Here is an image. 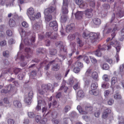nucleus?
I'll use <instances>...</instances> for the list:
<instances>
[{
  "label": "nucleus",
  "mask_w": 124,
  "mask_h": 124,
  "mask_svg": "<svg viewBox=\"0 0 124 124\" xmlns=\"http://www.w3.org/2000/svg\"><path fill=\"white\" fill-rule=\"evenodd\" d=\"M55 46L56 47L60 48L58 55L61 57L63 60H64L66 57V54L67 53L66 47L64 46L62 42L61 41L56 42Z\"/></svg>",
  "instance_id": "nucleus-1"
},
{
  "label": "nucleus",
  "mask_w": 124,
  "mask_h": 124,
  "mask_svg": "<svg viewBox=\"0 0 124 124\" xmlns=\"http://www.w3.org/2000/svg\"><path fill=\"white\" fill-rule=\"evenodd\" d=\"M53 88L52 85L50 83H48L47 85L44 84L41 85V89L39 90V92L40 94H43L48 90L52 91Z\"/></svg>",
  "instance_id": "nucleus-2"
},
{
  "label": "nucleus",
  "mask_w": 124,
  "mask_h": 124,
  "mask_svg": "<svg viewBox=\"0 0 124 124\" xmlns=\"http://www.w3.org/2000/svg\"><path fill=\"white\" fill-rule=\"evenodd\" d=\"M124 16V12L122 10L121 8L118 7L117 8V10L116 11V16L114 13L112 15L111 18L110 19V23L112 22L114 19L115 16L116 17H121Z\"/></svg>",
  "instance_id": "nucleus-3"
},
{
  "label": "nucleus",
  "mask_w": 124,
  "mask_h": 124,
  "mask_svg": "<svg viewBox=\"0 0 124 124\" xmlns=\"http://www.w3.org/2000/svg\"><path fill=\"white\" fill-rule=\"evenodd\" d=\"M34 13V9L30 7L27 9V14L31 20L34 21L35 19V15Z\"/></svg>",
  "instance_id": "nucleus-4"
},
{
  "label": "nucleus",
  "mask_w": 124,
  "mask_h": 124,
  "mask_svg": "<svg viewBox=\"0 0 124 124\" xmlns=\"http://www.w3.org/2000/svg\"><path fill=\"white\" fill-rule=\"evenodd\" d=\"M100 36V34L99 33H91L89 34V37L92 42H94L99 38Z\"/></svg>",
  "instance_id": "nucleus-5"
},
{
  "label": "nucleus",
  "mask_w": 124,
  "mask_h": 124,
  "mask_svg": "<svg viewBox=\"0 0 124 124\" xmlns=\"http://www.w3.org/2000/svg\"><path fill=\"white\" fill-rule=\"evenodd\" d=\"M68 3L66 0H64L62 7V12L63 15H66L68 12Z\"/></svg>",
  "instance_id": "nucleus-6"
},
{
  "label": "nucleus",
  "mask_w": 124,
  "mask_h": 124,
  "mask_svg": "<svg viewBox=\"0 0 124 124\" xmlns=\"http://www.w3.org/2000/svg\"><path fill=\"white\" fill-rule=\"evenodd\" d=\"M43 25L41 21H40L35 23L33 26V29L35 30H38L43 28Z\"/></svg>",
  "instance_id": "nucleus-7"
},
{
  "label": "nucleus",
  "mask_w": 124,
  "mask_h": 124,
  "mask_svg": "<svg viewBox=\"0 0 124 124\" xmlns=\"http://www.w3.org/2000/svg\"><path fill=\"white\" fill-rule=\"evenodd\" d=\"M56 59L50 62V63L52 64L53 67L52 70L54 71H57L60 68L59 66L57 63H55L56 62Z\"/></svg>",
  "instance_id": "nucleus-8"
},
{
  "label": "nucleus",
  "mask_w": 124,
  "mask_h": 124,
  "mask_svg": "<svg viewBox=\"0 0 124 124\" xmlns=\"http://www.w3.org/2000/svg\"><path fill=\"white\" fill-rule=\"evenodd\" d=\"M93 10L91 8L87 9L85 11V17L88 18H91L93 16V14L92 13Z\"/></svg>",
  "instance_id": "nucleus-9"
},
{
  "label": "nucleus",
  "mask_w": 124,
  "mask_h": 124,
  "mask_svg": "<svg viewBox=\"0 0 124 124\" xmlns=\"http://www.w3.org/2000/svg\"><path fill=\"white\" fill-rule=\"evenodd\" d=\"M113 28L112 31V33L111 36H112L111 39H112L116 35L117 31L118 30V26L117 25L115 24L113 26Z\"/></svg>",
  "instance_id": "nucleus-10"
},
{
  "label": "nucleus",
  "mask_w": 124,
  "mask_h": 124,
  "mask_svg": "<svg viewBox=\"0 0 124 124\" xmlns=\"http://www.w3.org/2000/svg\"><path fill=\"white\" fill-rule=\"evenodd\" d=\"M85 110H83V112L82 113L83 114H86L88 113H90L92 110L93 108L92 106L87 105L85 106Z\"/></svg>",
  "instance_id": "nucleus-11"
},
{
  "label": "nucleus",
  "mask_w": 124,
  "mask_h": 124,
  "mask_svg": "<svg viewBox=\"0 0 124 124\" xmlns=\"http://www.w3.org/2000/svg\"><path fill=\"white\" fill-rule=\"evenodd\" d=\"M50 27H53V29L55 31H57L58 30V25L56 21H53L51 22L49 24Z\"/></svg>",
  "instance_id": "nucleus-12"
},
{
  "label": "nucleus",
  "mask_w": 124,
  "mask_h": 124,
  "mask_svg": "<svg viewBox=\"0 0 124 124\" xmlns=\"http://www.w3.org/2000/svg\"><path fill=\"white\" fill-rule=\"evenodd\" d=\"M80 36V34L78 33H76L73 34H70L68 37V39L70 41L74 39L75 38H77Z\"/></svg>",
  "instance_id": "nucleus-13"
},
{
  "label": "nucleus",
  "mask_w": 124,
  "mask_h": 124,
  "mask_svg": "<svg viewBox=\"0 0 124 124\" xmlns=\"http://www.w3.org/2000/svg\"><path fill=\"white\" fill-rule=\"evenodd\" d=\"M55 8L51 6L49 8H47L45 9L44 13L46 14H49L53 12L55 10Z\"/></svg>",
  "instance_id": "nucleus-14"
},
{
  "label": "nucleus",
  "mask_w": 124,
  "mask_h": 124,
  "mask_svg": "<svg viewBox=\"0 0 124 124\" xmlns=\"http://www.w3.org/2000/svg\"><path fill=\"white\" fill-rule=\"evenodd\" d=\"M75 28V24L74 23H71L67 26L66 31L67 32L71 31Z\"/></svg>",
  "instance_id": "nucleus-15"
},
{
  "label": "nucleus",
  "mask_w": 124,
  "mask_h": 124,
  "mask_svg": "<svg viewBox=\"0 0 124 124\" xmlns=\"http://www.w3.org/2000/svg\"><path fill=\"white\" fill-rule=\"evenodd\" d=\"M25 51L27 53L25 57L27 58L30 57L31 56L32 53V51L31 49L30 48L26 47L25 48Z\"/></svg>",
  "instance_id": "nucleus-16"
},
{
  "label": "nucleus",
  "mask_w": 124,
  "mask_h": 124,
  "mask_svg": "<svg viewBox=\"0 0 124 124\" xmlns=\"http://www.w3.org/2000/svg\"><path fill=\"white\" fill-rule=\"evenodd\" d=\"M99 48L101 50H105L106 49L108 50L110 49L111 48V46H110V44H108V43L103 45L101 47H99Z\"/></svg>",
  "instance_id": "nucleus-17"
},
{
  "label": "nucleus",
  "mask_w": 124,
  "mask_h": 124,
  "mask_svg": "<svg viewBox=\"0 0 124 124\" xmlns=\"http://www.w3.org/2000/svg\"><path fill=\"white\" fill-rule=\"evenodd\" d=\"M65 82L64 81L63 82L62 85L59 90L60 91H64V92L66 93L68 88L67 87L65 86Z\"/></svg>",
  "instance_id": "nucleus-18"
},
{
  "label": "nucleus",
  "mask_w": 124,
  "mask_h": 124,
  "mask_svg": "<svg viewBox=\"0 0 124 124\" xmlns=\"http://www.w3.org/2000/svg\"><path fill=\"white\" fill-rule=\"evenodd\" d=\"M83 15V13L82 11H78L75 14L76 18L78 19H81Z\"/></svg>",
  "instance_id": "nucleus-19"
},
{
  "label": "nucleus",
  "mask_w": 124,
  "mask_h": 124,
  "mask_svg": "<svg viewBox=\"0 0 124 124\" xmlns=\"http://www.w3.org/2000/svg\"><path fill=\"white\" fill-rule=\"evenodd\" d=\"M93 21L94 24L96 25H99L101 23L100 19L97 18H93Z\"/></svg>",
  "instance_id": "nucleus-20"
},
{
  "label": "nucleus",
  "mask_w": 124,
  "mask_h": 124,
  "mask_svg": "<svg viewBox=\"0 0 124 124\" xmlns=\"http://www.w3.org/2000/svg\"><path fill=\"white\" fill-rule=\"evenodd\" d=\"M124 68V64H123L120 65L119 67V71L118 74H120L122 76L124 74V72L123 69Z\"/></svg>",
  "instance_id": "nucleus-21"
},
{
  "label": "nucleus",
  "mask_w": 124,
  "mask_h": 124,
  "mask_svg": "<svg viewBox=\"0 0 124 124\" xmlns=\"http://www.w3.org/2000/svg\"><path fill=\"white\" fill-rule=\"evenodd\" d=\"M45 17L46 21L49 22L52 20V15L49 14H44Z\"/></svg>",
  "instance_id": "nucleus-22"
},
{
  "label": "nucleus",
  "mask_w": 124,
  "mask_h": 124,
  "mask_svg": "<svg viewBox=\"0 0 124 124\" xmlns=\"http://www.w3.org/2000/svg\"><path fill=\"white\" fill-rule=\"evenodd\" d=\"M77 95L78 97L82 98L84 96L85 94L82 90H80L78 92Z\"/></svg>",
  "instance_id": "nucleus-23"
},
{
  "label": "nucleus",
  "mask_w": 124,
  "mask_h": 124,
  "mask_svg": "<svg viewBox=\"0 0 124 124\" xmlns=\"http://www.w3.org/2000/svg\"><path fill=\"white\" fill-rule=\"evenodd\" d=\"M92 77L96 81H98L99 80L98 76V74L96 72H94L92 74Z\"/></svg>",
  "instance_id": "nucleus-24"
},
{
  "label": "nucleus",
  "mask_w": 124,
  "mask_h": 124,
  "mask_svg": "<svg viewBox=\"0 0 124 124\" xmlns=\"http://www.w3.org/2000/svg\"><path fill=\"white\" fill-rule=\"evenodd\" d=\"M45 49L43 48H39L37 50V54H40L44 53L45 52Z\"/></svg>",
  "instance_id": "nucleus-25"
},
{
  "label": "nucleus",
  "mask_w": 124,
  "mask_h": 124,
  "mask_svg": "<svg viewBox=\"0 0 124 124\" xmlns=\"http://www.w3.org/2000/svg\"><path fill=\"white\" fill-rule=\"evenodd\" d=\"M68 17L65 15H63L61 16L60 20L62 23H65L67 21Z\"/></svg>",
  "instance_id": "nucleus-26"
},
{
  "label": "nucleus",
  "mask_w": 124,
  "mask_h": 124,
  "mask_svg": "<svg viewBox=\"0 0 124 124\" xmlns=\"http://www.w3.org/2000/svg\"><path fill=\"white\" fill-rule=\"evenodd\" d=\"M83 79L85 82V85H87L89 84L90 80L87 76H84L83 78Z\"/></svg>",
  "instance_id": "nucleus-27"
},
{
  "label": "nucleus",
  "mask_w": 124,
  "mask_h": 124,
  "mask_svg": "<svg viewBox=\"0 0 124 124\" xmlns=\"http://www.w3.org/2000/svg\"><path fill=\"white\" fill-rule=\"evenodd\" d=\"M13 104L16 107L20 108L21 106V103L18 101L16 100L14 101Z\"/></svg>",
  "instance_id": "nucleus-28"
},
{
  "label": "nucleus",
  "mask_w": 124,
  "mask_h": 124,
  "mask_svg": "<svg viewBox=\"0 0 124 124\" xmlns=\"http://www.w3.org/2000/svg\"><path fill=\"white\" fill-rule=\"evenodd\" d=\"M108 24V23H107L104 26V27L105 28L103 31V34H108L110 33L112 29L111 28H109L108 29L107 31H106V29L105 28L106 27H107V25Z\"/></svg>",
  "instance_id": "nucleus-29"
},
{
  "label": "nucleus",
  "mask_w": 124,
  "mask_h": 124,
  "mask_svg": "<svg viewBox=\"0 0 124 124\" xmlns=\"http://www.w3.org/2000/svg\"><path fill=\"white\" fill-rule=\"evenodd\" d=\"M88 4L87 3L83 1L79 6L80 8H86Z\"/></svg>",
  "instance_id": "nucleus-30"
},
{
  "label": "nucleus",
  "mask_w": 124,
  "mask_h": 124,
  "mask_svg": "<svg viewBox=\"0 0 124 124\" xmlns=\"http://www.w3.org/2000/svg\"><path fill=\"white\" fill-rule=\"evenodd\" d=\"M80 36L76 38L77 42L78 44H79V46L80 47L82 46L84 44L83 43L82 41L79 39Z\"/></svg>",
  "instance_id": "nucleus-31"
},
{
  "label": "nucleus",
  "mask_w": 124,
  "mask_h": 124,
  "mask_svg": "<svg viewBox=\"0 0 124 124\" xmlns=\"http://www.w3.org/2000/svg\"><path fill=\"white\" fill-rule=\"evenodd\" d=\"M121 95L118 92H116L114 95V98L116 99H120L121 98Z\"/></svg>",
  "instance_id": "nucleus-32"
},
{
  "label": "nucleus",
  "mask_w": 124,
  "mask_h": 124,
  "mask_svg": "<svg viewBox=\"0 0 124 124\" xmlns=\"http://www.w3.org/2000/svg\"><path fill=\"white\" fill-rule=\"evenodd\" d=\"M101 50L100 49L99 47L98 49L97 50L94 52V54L96 56L98 57H100L101 56Z\"/></svg>",
  "instance_id": "nucleus-33"
},
{
  "label": "nucleus",
  "mask_w": 124,
  "mask_h": 124,
  "mask_svg": "<svg viewBox=\"0 0 124 124\" xmlns=\"http://www.w3.org/2000/svg\"><path fill=\"white\" fill-rule=\"evenodd\" d=\"M91 88L93 90H94L96 89L98 87V85L96 82L93 83L91 85Z\"/></svg>",
  "instance_id": "nucleus-34"
},
{
  "label": "nucleus",
  "mask_w": 124,
  "mask_h": 124,
  "mask_svg": "<svg viewBox=\"0 0 124 124\" xmlns=\"http://www.w3.org/2000/svg\"><path fill=\"white\" fill-rule=\"evenodd\" d=\"M89 32L87 30L83 32V36L85 39H87L89 37Z\"/></svg>",
  "instance_id": "nucleus-35"
},
{
  "label": "nucleus",
  "mask_w": 124,
  "mask_h": 124,
  "mask_svg": "<svg viewBox=\"0 0 124 124\" xmlns=\"http://www.w3.org/2000/svg\"><path fill=\"white\" fill-rule=\"evenodd\" d=\"M124 118L122 116H120L118 117V124H124Z\"/></svg>",
  "instance_id": "nucleus-36"
},
{
  "label": "nucleus",
  "mask_w": 124,
  "mask_h": 124,
  "mask_svg": "<svg viewBox=\"0 0 124 124\" xmlns=\"http://www.w3.org/2000/svg\"><path fill=\"white\" fill-rule=\"evenodd\" d=\"M74 83V78H69L68 81V84L70 85H72Z\"/></svg>",
  "instance_id": "nucleus-37"
},
{
  "label": "nucleus",
  "mask_w": 124,
  "mask_h": 124,
  "mask_svg": "<svg viewBox=\"0 0 124 124\" xmlns=\"http://www.w3.org/2000/svg\"><path fill=\"white\" fill-rule=\"evenodd\" d=\"M70 106L69 105L66 106L63 109V111L65 113L67 112L70 109Z\"/></svg>",
  "instance_id": "nucleus-38"
},
{
  "label": "nucleus",
  "mask_w": 124,
  "mask_h": 124,
  "mask_svg": "<svg viewBox=\"0 0 124 124\" xmlns=\"http://www.w3.org/2000/svg\"><path fill=\"white\" fill-rule=\"evenodd\" d=\"M9 25L10 27L14 26L15 25V23L14 20L12 19H10L9 21Z\"/></svg>",
  "instance_id": "nucleus-39"
},
{
  "label": "nucleus",
  "mask_w": 124,
  "mask_h": 124,
  "mask_svg": "<svg viewBox=\"0 0 124 124\" xmlns=\"http://www.w3.org/2000/svg\"><path fill=\"white\" fill-rule=\"evenodd\" d=\"M18 30L22 37L25 36V32L22 28L21 27L19 28Z\"/></svg>",
  "instance_id": "nucleus-40"
},
{
  "label": "nucleus",
  "mask_w": 124,
  "mask_h": 124,
  "mask_svg": "<svg viewBox=\"0 0 124 124\" xmlns=\"http://www.w3.org/2000/svg\"><path fill=\"white\" fill-rule=\"evenodd\" d=\"M50 54L51 55H54L57 53V50L55 49H53L50 51Z\"/></svg>",
  "instance_id": "nucleus-41"
},
{
  "label": "nucleus",
  "mask_w": 124,
  "mask_h": 124,
  "mask_svg": "<svg viewBox=\"0 0 124 124\" xmlns=\"http://www.w3.org/2000/svg\"><path fill=\"white\" fill-rule=\"evenodd\" d=\"M31 98L28 97L25 98L24 101L27 103V104H30L31 103Z\"/></svg>",
  "instance_id": "nucleus-42"
},
{
  "label": "nucleus",
  "mask_w": 124,
  "mask_h": 124,
  "mask_svg": "<svg viewBox=\"0 0 124 124\" xmlns=\"http://www.w3.org/2000/svg\"><path fill=\"white\" fill-rule=\"evenodd\" d=\"M88 2L90 6L93 8L94 7L95 3L94 0H89Z\"/></svg>",
  "instance_id": "nucleus-43"
},
{
  "label": "nucleus",
  "mask_w": 124,
  "mask_h": 124,
  "mask_svg": "<svg viewBox=\"0 0 124 124\" xmlns=\"http://www.w3.org/2000/svg\"><path fill=\"white\" fill-rule=\"evenodd\" d=\"M28 116L30 118H33L35 116V115L33 112H28Z\"/></svg>",
  "instance_id": "nucleus-44"
},
{
  "label": "nucleus",
  "mask_w": 124,
  "mask_h": 124,
  "mask_svg": "<svg viewBox=\"0 0 124 124\" xmlns=\"http://www.w3.org/2000/svg\"><path fill=\"white\" fill-rule=\"evenodd\" d=\"M110 45L111 46V45L114 46H117L119 44L118 42L117 41H113L112 40L110 43H109Z\"/></svg>",
  "instance_id": "nucleus-45"
},
{
  "label": "nucleus",
  "mask_w": 124,
  "mask_h": 124,
  "mask_svg": "<svg viewBox=\"0 0 124 124\" xmlns=\"http://www.w3.org/2000/svg\"><path fill=\"white\" fill-rule=\"evenodd\" d=\"M80 86V83L79 82H78L73 86V88L75 90H76L79 88Z\"/></svg>",
  "instance_id": "nucleus-46"
},
{
  "label": "nucleus",
  "mask_w": 124,
  "mask_h": 124,
  "mask_svg": "<svg viewBox=\"0 0 124 124\" xmlns=\"http://www.w3.org/2000/svg\"><path fill=\"white\" fill-rule=\"evenodd\" d=\"M70 116L72 117H76L77 116V114L75 112L73 111L69 114Z\"/></svg>",
  "instance_id": "nucleus-47"
},
{
  "label": "nucleus",
  "mask_w": 124,
  "mask_h": 124,
  "mask_svg": "<svg viewBox=\"0 0 124 124\" xmlns=\"http://www.w3.org/2000/svg\"><path fill=\"white\" fill-rule=\"evenodd\" d=\"M117 81V78L116 77H113L111 79V84L112 85H114Z\"/></svg>",
  "instance_id": "nucleus-48"
},
{
  "label": "nucleus",
  "mask_w": 124,
  "mask_h": 124,
  "mask_svg": "<svg viewBox=\"0 0 124 124\" xmlns=\"http://www.w3.org/2000/svg\"><path fill=\"white\" fill-rule=\"evenodd\" d=\"M55 77L57 80H60L61 79L62 76L60 73H59L56 75Z\"/></svg>",
  "instance_id": "nucleus-49"
},
{
  "label": "nucleus",
  "mask_w": 124,
  "mask_h": 124,
  "mask_svg": "<svg viewBox=\"0 0 124 124\" xmlns=\"http://www.w3.org/2000/svg\"><path fill=\"white\" fill-rule=\"evenodd\" d=\"M41 119V116L39 115L36 116L35 117V120L36 122L38 123Z\"/></svg>",
  "instance_id": "nucleus-50"
},
{
  "label": "nucleus",
  "mask_w": 124,
  "mask_h": 124,
  "mask_svg": "<svg viewBox=\"0 0 124 124\" xmlns=\"http://www.w3.org/2000/svg\"><path fill=\"white\" fill-rule=\"evenodd\" d=\"M77 109L78 110L79 113L82 114L83 112V110L82 109L81 107L80 106H78L77 108Z\"/></svg>",
  "instance_id": "nucleus-51"
},
{
  "label": "nucleus",
  "mask_w": 124,
  "mask_h": 124,
  "mask_svg": "<svg viewBox=\"0 0 124 124\" xmlns=\"http://www.w3.org/2000/svg\"><path fill=\"white\" fill-rule=\"evenodd\" d=\"M52 121L53 122V123L54 124H57L60 122V121L59 120L54 118L52 119Z\"/></svg>",
  "instance_id": "nucleus-52"
},
{
  "label": "nucleus",
  "mask_w": 124,
  "mask_h": 124,
  "mask_svg": "<svg viewBox=\"0 0 124 124\" xmlns=\"http://www.w3.org/2000/svg\"><path fill=\"white\" fill-rule=\"evenodd\" d=\"M102 68L103 69L107 70L109 68V66L107 63H104L103 64Z\"/></svg>",
  "instance_id": "nucleus-53"
},
{
  "label": "nucleus",
  "mask_w": 124,
  "mask_h": 124,
  "mask_svg": "<svg viewBox=\"0 0 124 124\" xmlns=\"http://www.w3.org/2000/svg\"><path fill=\"white\" fill-rule=\"evenodd\" d=\"M104 81H108L109 80V79L108 76L107 75H104L102 77Z\"/></svg>",
  "instance_id": "nucleus-54"
},
{
  "label": "nucleus",
  "mask_w": 124,
  "mask_h": 124,
  "mask_svg": "<svg viewBox=\"0 0 124 124\" xmlns=\"http://www.w3.org/2000/svg\"><path fill=\"white\" fill-rule=\"evenodd\" d=\"M12 68H10L8 69V70H5L4 71L3 73L4 74H6L8 73V72L9 73H10L11 74H12L13 73H12Z\"/></svg>",
  "instance_id": "nucleus-55"
},
{
  "label": "nucleus",
  "mask_w": 124,
  "mask_h": 124,
  "mask_svg": "<svg viewBox=\"0 0 124 124\" xmlns=\"http://www.w3.org/2000/svg\"><path fill=\"white\" fill-rule=\"evenodd\" d=\"M24 44L27 45H29L30 44L28 38H26L24 39Z\"/></svg>",
  "instance_id": "nucleus-56"
},
{
  "label": "nucleus",
  "mask_w": 124,
  "mask_h": 124,
  "mask_svg": "<svg viewBox=\"0 0 124 124\" xmlns=\"http://www.w3.org/2000/svg\"><path fill=\"white\" fill-rule=\"evenodd\" d=\"M57 113L56 111H54L51 114L53 118H55L57 117Z\"/></svg>",
  "instance_id": "nucleus-57"
},
{
  "label": "nucleus",
  "mask_w": 124,
  "mask_h": 124,
  "mask_svg": "<svg viewBox=\"0 0 124 124\" xmlns=\"http://www.w3.org/2000/svg\"><path fill=\"white\" fill-rule=\"evenodd\" d=\"M13 70L15 74L16 75L20 71V69L18 68H14L13 69Z\"/></svg>",
  "instance_id": "nucleus-58"
},
{
  "label": "nucleus",
  "mask_w": 124,
  "mask_h": 124,
  "mask_svg": "<svg viewBox=\"0 0 124 124\" xmlns=\"http://www.w3.org/2000/svg\"><path fill=\"white\" fill-rule=\"evenodd\" d=\"M3 55L5 57H8L9 55V53L8 51H6L3 52Z\"/></svg>",
  "instance_id": "nucleus-59"
},
{
  "label": "nucleus",
  "mask_w": 124,
  "mask_h": 124,
  "mask_svg": "<svg viewBox=\"0 0 124 124\" xmlns=\"http://www.w3.org/2000/svg\"><path fill=\"white\" fill-rule=\"evenodd\" d=\"M90 57L91 59V62L93 63H95L97 62V60L94 57H92V56H90Z\"/></svg>",
  "instance_id": "nucleus-60"
},
{
  "label": "nucleus",
  "mask_w": 124,
  "mask_h": 124,
  "mask_svg": "<svg viewBox=\"0 0 124 124\" xmlns=\"http://www.w3.org/2000/svg\"><path fill=\"white\" fill-rule=\"evenodd\" d=\"M102 7L105 9H108L110 8L109 5L107 4H104L102 5Z\"/></svg>",
  "instance_id": "nucleus-61"
},
{
  "label": "nucleus",
  "mask_w": 124,
  "mask_h": 124,
  "mask_svg": "<svg viewBox=\"0 0 124 124\" xmlns=\"http://www.w3.org/2000/svg\"><path fill=\"white\" fill-rule=\"evenodd\" d=\"M84 60L87 64H88L90 62V61L87 56H85L84 57Z\"/></svg>",
  "instance_id": "nucleus-62"
},
{
  "label": "nucleus",
  "mask_w": 124,
  "mask_h": 124,
  "mask_svg": "<svg viewBox=\"0 0 124 124\" xmlns=\"http://www.w3.org/2000/svg\"><path fill=\"white\" fill-rule=\"evenodd\" d=\"M47 120L46 118H44L40 120L39 121V123L41 124H44L47 121Z\"/></svg>",
  "instance_id": "nucleus-63"
},
{
  "label": "nucleus",
  "mask_w": 124,
  "mask_h": 124,
  "mask_svg": "<svg viewBox=\"0 0 124 124\" xmlns=\"http://www.w3.org/2000/svg\"><path fill=\"white\" fill-rule=\"evenodd\" d=\"M8 122V124H14L15 123L14 120L11 119H9Z\"/></svg>",
  "instance_id": "nucleus-64"
}]
</instances>
